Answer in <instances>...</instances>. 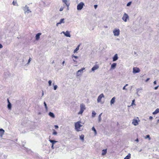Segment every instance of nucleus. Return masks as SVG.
Returning a JSON list of instances; mask_svg holds the SVG:
<instances>
[{
  "label": "nucleus",
  "mask_w": 159,
  "mask_h": 159,
  "mask_svg": "<svg viewBox=\"0 0 159 159\" xmlns=\"http://www.w3.org/2000/svg\"><path fill=\"white\" fill-rule=\"evenodd\" d=\"M81 123L80 121H78L75 122V129L77 132L81 131L83 130V129H81V127L82 125L80 124Z\"/></svg>",
  "instance_id": "nucleus-1"
},
{
  "label": "nucleus",
  "mask_w": 159,
  "mask_h": 159,
  "mask_svg": "<svg viewBox=\"0 0 159 159\" xmlns=\"http://www.w3.org/2000/svg\"><path fill=\"white\" fill-rule=\"evenodd\" d=\"M80 110L78 113V114H82L85 109V106L83 104L80 105Z\"/></svg>",
  "instance_id": "nucleus-2"
},
{
  "label": "nucleus",
  "mask_w": 159,
  "mask_h": 159,
  "mask_svg": "<svg viewBox=\"0 0 159 159\" xmlns=\"http://www.w3.org/2000/svg\"><path fill=\"white\" fill-rule=\"evenodd\" d=\"M84 4L83 2H81L78 4L77 6V9L78 10H81L83 8Z\"/></svg>",
  "instance_id": "nucleus-3"
},
{
  "label": "nucleus",
  "mask_w": 159,
  "mask_h": 159,
  "mask_svg": "<svg viewBox=\"0 0 159 159\" xmlns=\"http://www.w3.org/2000/svg\"><path fill=\"white\" fill-rule=\"evenodd\" d=\"M113 33L115 36H118L120 34V30L119 29H115L113 31Z\"/></svg>",
  "instance_id": "nucleus-4"
},
{
  "label": "nucleus",
  "mask_w": 159,
  "mask_h": 159,
  "mask_svg": "<svg viewBox=\"0 0 159 159\" xmlns=\"http://www.w3.org/2000/svg\"><path fill=\"white\" fill-rule=\"evenodd\" d=\"M140 71L139 68L137 67H134L133 69V72L134 73H136L139 72Z\"/></svg>",
  "instance_id": "nucleus-5"
},
{
  "label": "nucleus",
  "mask_w": 159,
  "mask_h": 159,
  "mask_svg": "<svg viewBox=\"0 0 159 159\" xmlns=\"http://www.w3.org/2000/svg\"><path fill=\"white\" fill-rule=\"evenodd\" d=\"M129 18L128 16L126 13H125L123 15V16L122 17L123 20L125 22L127 21V19Z\"/></svg>",
  "instance_id": "nucleus-6"
},
{
  "label": "nucleus",
  "mask_w": 159,
  "mask_h": 159,
  "mask_svg": "<svg viewBox=\"0 0 159 159\" xmlns=\"http://www.w3.org/2000/svg\"><path fill=\"white\" fill-rule=\"evenodd\" d=\"M104 96L103 93H102L99 95V96L98 97L97 99V101L98 102H101V99L102 98H104Z\"/></svg>",
  "instance_id": "nucleus-7"
},
{
  "label": "nucleus",
  "mask_w": 159,
  "mask_h": 159,
  "mask_svg": "<svg viewBox=\"0 0 159 159\" xmlns=\"http://www.w3.org/2000/svg\"><path fill=\"white\" fill-rule=\"evenodd\" d=\"M132 123L134 125H137L139 124L138 121L136 119H133L132 121Z\"/></svg>",
  "instance_id": "nucleus-8"
},
{
  "label": "nucleus",
  "mask_w": 159,
  "mask_h": 159,
  "mask_svg": "<svg viewBox=\"0 0 159 159\" xmlns=\"http://www.w3.org/2000/svg\"><path fill=\"white\" fill-rule=\"evenodd\" d=\"M63 33L66 36V37H70V33L68 31H66V32H63Z\"/></svg>",
  "instance_id": "nucleus-9"
},
{
  "label": "nucleus",
  "mask_w": 159,
  "mask_h": 159,
  "mask_svg": "<svg viewBox=\"0 0 159 159\" xmlns=\"http://www.w3.org/2000/svg\"><path fill=\"white\" fill-rule=\"evenodd\" d=\"M99 68V66L97 65H95L91 69L92 70L94 71L95 70L98 69Z\"/></svg>",
  "instance_id": "nucleus-10"
},
{
  "label": "nucleus",
  "mask_w": 159,
  "mask_h": 159,
  "mask_svg": "<svg viewBox=\"0 0 159 159\" xmlns=\"http://www.w3.org/2000/svg\"><path fill=\"white\" fill-rule=\"evenodd\" d=\"M41 33H38L37 34H36L35 37L36 40H38L40 38V35H41Z\"/></svg>",
  "instance_id": "nucleus-11"
},
{
  "label": "nucleus",
  "mask_w": 159,
  "mask_h": 159,
  "mask_svg": "<svg viewBox=\"0 0 159 159\" xmlns=\"http://www.w3.org/2000/svg\"><path fill=\"white\" fill-rule=\"evenodd\" d=\"M118 59V56L117 54H116L114 56L113 58V61H115L116 60H117Z\"/></svg>",
  "instance_id": "nucleus-12"
},
{
  "label": "nucleus",
  "mask_w": 159,
  "mask_h": 159,
  "mask_svg": "<svg viewBox=\"0 0 159 159\" xmlns=\"http://www.w3.org/2000/svg\"><path fill=\"white\" fill-rule=\"evenodd\" d=\"M116 66V63H113L111 66V69H115Z\"/></svg>",
  "instance_id": "nucleus-13"
},
{
  "label": "nucleus",
  "mask_w": 159,
  "mask_h": 159,
  "mask_svg": "<svg viewBox=\"0 0 159 159\" xmlns=\"http://www.w3.org/2000/svg\"><path fill=\"white\" fill-rule=\"evenodd\" d=\"M85 69V68H82L81 69H80V70H78L77 72V75H80V74H79V73L80 72H82L83 70H84Z\"/></svg>",
  "instance_id": "nucleus-14"
},
{
  "label": "nucleus",
  "mask_w": 159,
  "mask_h": 159,
  "mask_svg": "<svg viewBox=\"0 0 159 159\" xmlns=\"http://www.w3.org/2000/svg\"><path fill=\"white\" fill-rule=\"evenodd\" d=\"M116 98L115 97H113L111 101V104H113L115 102Z\"/></svg>",
  "instance_id": "nucleus-15"
},
{
  "label": "nucleus",
  "mask_w": 159,
  "mask_h": 159,
  "mask_svg": "<svg viewBox=\"0 0 159 159\" xmlns=\"http://www.w3.org/2000/svg\"><path fill=\"white\" fill-rule=\"evenodd\" d=\"M64 19H61V20H60V22H58V23H57V26H58V24H61L62 23H64Z\"/></svg>",
  "instance_id": "nucleus-16"
},
{
  "label": "nucleus",
  "mask_w": 159,
  "mask_h": 159,
  "mask_svg": "<svg viewBox=\"0 0 159 159\" xmlns=\"http://www.w3.org/2000/svg\"><path fill=\"white\" fill-rule=\"evenodd\" d=\"M62 1L63 2H64L67 7L69 6L70 5V3L68 2L67 0H62Z\"/></svg>",
  "instance_id": "nucleus-17"
},
{
  "label": "nucleus",
  "mask_w": 159,
  "mask_h": 159,
  "mask_svg": "<svg viewBox=\"0 0 159 159\" xmlns=\"http://www.w3.org/2000/svg\"><path fill=\"white\" fill-rule=\"evenodd\" d=\"M159 112V109L157 108L154 111L152 114L153 115L156 114Z\"/></svg>",
  "instance_id": "nucleus-18"
},
{
  "label": "nucleus",
  "mask_w": 159,
  "mask_h": 159,
  "mask_svg": "<svg viewBox=\"0 0 159 159\" xmlns=\"http://www.w3.org/2000/svg\"><path fill=\"white\" fill-rule=\"evenodd\" d=\"M107 152V149H103L102 150V155H105Z\"/></svg>",
  "instance_id": "nucleus-19"
},
{
  "label": "nucleus",
  "mask_w": 159,
  "mask_h": 159,
  "mask_svg": "<svg viewBox=\"0 0 159 159\" xmlns=\"http://www.w3.org/2000/svg\"><path fill=\"white\" fill-rule=\"evenodd\" d=\"M4 130L3 129H0V132L1 136H2L4 134Z\"/></svg>",
  "instance_id": "nucleus-20"
},
{
  "label": "nucleus",
  "mask_w": 159,
  "mask_h": 159,
  "mask_svg": "<svg viewBox=\"0 0 159 159\" xmlns=\"http://www.w3.org/2000/svg\"><path fill=\"white\" fill-rule=\"evenodd\" d=\"M49 141L51 143H52V144H53V145H54V144L56 143V142H57V141H55V140H51L50 139L49 140Z\"/></svg>",
  "instance_id": "nucleus-21"
},
{
  "label": "nucleus",
  "mask_w": 159,
  "mask_h": 159,
  "mask_svg": "<svg viewBox=\"0 0 159 159\" xmlns=\"http://www.w3.org/2000/svg\"><path fill=\"white\" fill-rule=\"evenodd\" d=\"M49 115L52 118H54L55 117V116L54 114L52 112H50L49 113Z\"/></svg>",
  "instance_id": "nucleus-22"
},
{
  "label": "nucleus",
  "mask_w": 159,
  "mask_h": 159,
  "mask_svg": "<svg viewBox=\"0 0 159 159\" xmlns=\"http://www.w3.org/2000/svg\"><path fill=\"white\" fill-rule=\"evenodd\" d=\"M80 46V45H79L77 46L76 49L74 50V53H75L77 51H78L79 50Z\"/></svg>",
  "instance_id": "nucleus-23"
},
{
  "label": "nucleus",
  "mask_w": 159,
  "mask_h": 159,
  "mask_svg": "<svg viewBox=\"0 0 159 159\" xmlns=\"http://www.w3.org/2000/svg\"><path fill=\"white\" fill-rule=\"evenodd\" d=\"M131 155L130 153H129L128 155L125 157L124 158V159H129L130 158Z\"/></svg>",
  "instance_id": "nucleus-24"
},
{
  "label": "nucleus",
  "mask_w": 159,
  "mask_h": 159,
  "mask_svg": "<svg viewBox=\"0 0 159 159\" xmlns=\"http://www.w3.org/2000/svg\"><path fill=\"white\" fill-rule=\"evenodd\" d=\"M8 109H10L11 108V105L10 103V102L8 99Z\"/></svg>",
  "instance_id": "nucleus-25"
},
{
  "label": "nucleus",
  "mask_w": 159,
  "mask_h": 159,
  "mask_svg": "<svg viewBox=\"0 0 159 159\" xmlns=\"http://www.w3.org/2000/svg\"><path fill=\"white\" fill-rule=\"evenodd\" d=\"M80 139L82 141L84 140V135L83 134H82L80 136Z\"/></svg>",
  "instance_id": "nucleus-26"
},
{
  "label": "nucleus",
  "mask_w": 159,
  "mask_h": 159,
  "mask_svg": "<svg viewBox=\"0 0 159 159\" xmlns=\"http://www.w3.org/2000/svg\"><path fill=\"white\" fill-rule=\"evenodd\" d=\"M145 139L148 138L149 140L151 139V138H150V135H147L145 137Z\"/></svg>",
  "instance_id": "nucleus-27"
},
{
  "label": "nucleus",
  "mask_w": 159,
  "mask_h": 159,
  "mask_svg": "<svg viewBox=\"0 0 159 159\" xmlns=\"http://www.w3.org/2000/svg\"><path fill=\"white\" fill-rule=\"evenodd\" d=\"M96 114V113L94 111H93L92 112V117H94Z\"/></svg>",
  "instance_id": "nucleus-28"
},
{
  "label": "nucleus",
  "mask_w": 159,
  "mask_h": 159,
  "mask_svg": "<svg viewBox=\"0 0 159 159\" xmlns=\"http://www.w3.org/2000/svg\"><path fill=\"white\" fill-rule=\"evenodd\" d=\"M72 58H74L75 59H76L78 58V57L77 56H75L74 55H72Z\"/></svg>",
  "instance_id": "nucleus-29"
},
{
  "label": "nucleus",
  "mask_w": 159,
  "mask_h": 159,
  "mask_svg": "<svg viewBox=\"0 0 159 159\" xmlns=\"http://www.w3.org/2000/svg\"><path fill=\"white\" fill-rule=\"evenodd\" d=\"M53 132L52 133V134L54 135H56L57 134V132L55 130V129H53Z\"/></svg>",
  "instance_id": "nucleus-30"
},
{
  "label": "nucleus",
  "mask_w": 159,
  "mask_h": 159,
  "mask_svg": "<svg viewBox=\"0 0 159 159\" xmlns=\"http://www.w3.org/2000/svg\"><path fill=\"white\" fill-rule=\"evenodd\" d=\"M92 130H93L94 132H95V134H97V132H96V130L95 129V128H94V127H93L92 128Z\"/></svg>",
  "instance_id": "nucleus-31"
},
{
  "label": "nucleus",
  "mask_w": 159,
  "mask_h": 159,
  "mask_svg": "<svg viewBox=\"0 0 159 159\" xmlns=\"http://www.w3.org/2000/svg\"><path fill=\"white\" fill-rule=\"evenodd\" d=\"M12 3L14 5H17V2L16 1H13Z\"/></svg>",
  "instance_id": "nucleus-32"
},
{
  "label": "nucleus",
  "mask_w": 159,
  "mask_h": 159,
  "mask_svg": "<svg viewBox=\"0 0 159 159\" xmlns=\"http://www.w3.org/2000/svg\"><path fill=\"white\" fill-rule=\"evenodd\" d=\"M52 81L51 80H50L48 81V84L49 86H51V85Z\"/></svg>",
  "instance_id": "nucleus-33"
},
{
  "label": "nucleus",
  "mask_w": 159,
  "mask_h": 159,
  "mask_svg": "<svg viewBox=\"0 0 159 159\" xmlns=\"http://www.w3.org/2000/svg\"><path fill=\"white\" fill-rule=\"evenodd\" d=\"M134 100L132 101V102L131 103V106H133V105H135V104H134Z\"/></svg>",
  "instance_id": "nucleus-34"
},
{
  "label": "nucleus",
  "mask_w": 159,
  "mask_h": 159,
  "mask_svg": "<svg viewBox=\"0 0 159 159\" xmlns=\"http://www.w3.org/2000/svg\"><path fill=\"white\" fill-rule=\"evenodd\" d=\"M131 2H129L127 4V6H129L131 4Z\"/></svg>",
  "instance_id": "nucleus-35"
},
{
  "label": "nucleus",
  "mask_w": 159,
  "mask_h": 159,
  "mask_svg": "<svg viewBox=\"0 0 159 159\" xmlns=\"http://www.w3.org/2000/svg\"><path fill=\"white\" fill-rule=\"evenodd\" d=\"M57 88V86L56 85H55L54 87V90H56Z\"/></svg>",
  "instance_id": "nucleus-36"
},
{
  "label": "nucleus",
  "mask_w": 159,
  "mask_h": 159,
  "mask_svg": "<svg viewBox=\"0 0 159 159\" xmlns=\"http://www.w3.org/2000/svg\"><path fill=\"white\" fill-rule=\"evenodd\" d=\"M128 85V84H126L125 85L123 88V90H125V87Z\"/></svg>",
  "instance_id": "nucleus-37"
},
{
  "label": "nucleus",
  "mask_w": 159,
  "mask_h": 159,
  "mask_svg": "<svg viewBox=\"0 0 159 159\" xmlns=\"http://www.w3.org/2000/svg\"><path fill=\"white\" fill-rule=\"evenodd\" d=\"M54 127H55V128L56 129H58V126L57 125H54Z\"/></svg>",
  "instance_id": "nucleus-38"
},
{
  "label": "nucleus",
  "mask_w": 159,
  "mask_h": 159,
  "mask_svg": "<svg viewBox=\"0 0 159 159\" xmlns=\"http://www.w3.org/2000/svg\"><path fill=\"white\" fill-rule=\"evenodd\" d=\"M44 105L45 108H47V104L45 102H44Z\"/></svg>",
  "instance_id": "nucleus-39"
},
{
  "label": "nucleus",
  "mask_w": 159,
  "mask_h": 159,
  "mask_svg": "<svg viewBox=\"0 0 159 159\" xmlns=\"http://www.w3.org/2000/svg\"><path fill=\"white\" fill-rule=\"evenodd\" d=\"M159 87V86H157L156 87H155L154 88V89L155 90H156L157 89V88H158V87Z\"/></svg>",
  "instance_id": "nucleus-40"
},
{
  "label": "nucleus",
  "mask_w": 159,
  "mask_h": 159,
  "mask_svg": "<svg viewBox=\"0 0 159 159\" xmlns=\"http://www.w3.org/2000/svg\"><path fill=\"white\" fill-rule=\"evenodd\" d=\"M63 10V8L61 7L59 11H61Z\"/></svg>",
  "instance_id": "nucleus-41"
},
{
  "label": "nucleus",
  "mask_w": 159,
  "mask_h": 159,
  "mask_svg": "<svg viewBox=\"0 0 159 159\" xmlns=\"http://www.w3.org/2000/svg\"><path fill=\"white\" fill-rule=\"evenodd\" d=\"M98 7V5H94V7L95 9H96Z\"/></svg>",
  "instance_id": "nucleus-42"
},
{
  "label": "nucleus",
  "mask_w": 159,
  "mask_h": 159,
  "mask_svg": "<svg viewBox=\"0 0 159 159\" xmlns=\"http://www.w3.org/2000/svg\"><path fill=\"white\" fill-rule=\"evenodd\" d=\"M149 118L150 120H151L153 118L152 116H150L149 117Z\"/></svg>",
  "instance_id": "nucleus-43"
},
{
  "label": "nucleus",
  "mask_w": 159,
  "mask_h": 159,
  "mask_svg": "<svg viewBox=\"0 0 159 159\" xmlns=\"http://www.w3.org/2000/svg\"><path fill=\"white\" fill-rule=\"evenodd\" d=\"M2 47L3 46L1 44H0V48H2Z\"/></svg>",
  "instance_id": "nucleus-44"
},
{
  "label": "nucleus",
  "mask_w": 159,
  "mask_h": 159,
  "mask_svg": "<svg viewBox=\"0 0 159 159\" xmlns=\"http://www.w3.org/2000/svg\"><path fill=\"white\" fill-rule=\"evenodd\" d=\"M54 145L53 144H52L51 148H52L53 149L54 148Z\"/></svg>",
  "instance_id": "nucleus-45"
},
{
  "label": "nucleus",
  "mask_w": 159,
  "mask_h": 159,
  "mask_svg": "<svg viewBox=\"0 0 159 159\" xmlns=\"http://www.w3.org/2000/svg\"><path fill=\"white\" fill-rule=\"evenodd\" d=\"M31 61V58H30L28 60V63H29Z\"/></svg>",
  "instance_id": "nucleus-46"
},
{
  "label": "nucleus",
  "mask_w": 159,
  "mask_h": 159,
  "mask_svg": "<svg viewBox=\"0 0 159 159\" xmlns=\"http://www.w3.org/2000/svg\"><path fill=\"white\" fill-rule=\"evenodd\" d=\"M153 83L154 84H156V81H155L154 82H153Z\"/></svg>",
  "instance_id": "nucleus-47"
},
{
  "label": "nucleus",
  "mask_w": 159,
  "mask_h": 159,
  "mask_svg": "<svg viewBox=\"0 0 159 159\" xmlns=\"http://www.w3.org/2000/svg\"><path fill=\"white\" fill-rule=\"evenodd\" d=\"M102 114V113H101V114L99 115V118H100V117H101V115Z\"/></svg>",
  "instance_id": "nucleus-48"
},
{
  "label": "nucleus",
  "mask_w": 159,
  "mask_h": 159,
  "mask_svg": "<svg viewBox=\"0 0 159 159\" xmlns=\"http://www.w3.org/2000/svg\"><path fill=\"white\" fill-rule=\"evenodd\" d=\"M135 141H137V142H139V139H138L137 138L136 140H135Z\"/></svg>",
  "instance_id": "nucleus-49"
},
{
  "label": "nucleus",
  "mask_w": 159,
  "mask_h": 159,
  "mask_svg": "<svg viewBox=\"0 0 159 159\" xmlns=\"http://www.w3.org/2000/svg\"><path fill=\"white\" fill-rule=\"evenodd\" d=\"M149 80V78H148V79L146 80V81H148V80Z\"/></svg>",
  "instance_id": "nucleus-50"
},
{
  "label": "nucleus",
  "mask_w": 159,
  "mask_h": 159,
  "mask_svg": "<svg viewBox=\"0 0 159 159\" xmlns=\"http://www.w3.org/2000/svg\"><path fill=\"white\" fill-rule=\"evenodd\" d=\"M64 62H65V61H64L63 62H62V64L63 65L64 64Z\"/></svg>",
  "instance_id": "nucleus-51"
},
{
  "label": "nucleus",
  "mask_w": 159,
  "mask_h": 159,
  "mask_svg": "<svg viewBox=\"0 0 159 159\" xmlns=\"http://www.w3.org/2000/svg\"><path fill=\"white\" fill-rule=\"evenodd\" d=\"M73 61L74 62H75L76 61L75 60V59H73Z\"/></svg>",
  "instance_id": "nucleus-52"
},
{
  "label": "nucleus",
  "mask_w": 159,
  "mask_h": 159,
  "mask_svg": "<svg viewBox=\"0 0 159 159\" xmlns=\"http://www.w3.org/2000/svg\"><path fill=\"white\" fill-rule=\"evenodd\" d=\"M157 122H159V119L158 120V121H157Z\"/></svg>",
  "instance_id": "nucleus-53"
}]
</instances>
